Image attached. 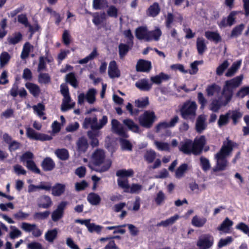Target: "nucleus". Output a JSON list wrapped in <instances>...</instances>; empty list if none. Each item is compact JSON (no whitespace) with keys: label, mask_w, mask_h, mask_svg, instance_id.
Returning <instances> with one entry per match:
<instances>
[{"label":"nucleus","mask_w":249,"mask_h":249,"mask_svg":"<svg viewBox=\"0 0 249 249\" xmlns=\"http://www.w3.org/2000/svg\"><path fill=\"white\" fill-rule=\"evenodd\" d=\"M226 99L223 97L222 101L214 99L209 105V109L213 112H217L222 106H225L227 104H224Z\"/></svg>","instance_id":"26"},{"label":"nucleus","mask_w":249,"mask_h":249,"mask_svg":"<svg viewBox=\"0 0 249 249\" xmlns=\"http://www.w3.org/2000/svg\"><path fill=\"white\" fill-rule=\"evenodd\" d=\"M67 204V202L62 201L58 205L56 209L52 213L51 217L53 221L56 222L62 218Z\"/></svg>","instance_id":"10"},{"label":"nucleus","mask_w":249,"mask_h":249,"mask_svg":"<svg viewBox=\"0 0 249 249\" xmlns=\"http://www.w3.org/2000/svg\"><path fill=\"white\" fill-rule=\"evenodd\" d=\"M188 169V165L186 164H182L180 165L176 171V177L180 178L183 177L185 172Z\"/></svg>","instance_id":"55"},{"label":"nucleus","mask_w":249,"mask_h":249,"mask_svg":"<svg viewBox=\"0 0 249 249\" xmlns=\"http://www.w3.org/2000/svg\"><path fill=\"white\" fill-rule=\"evenodd\" d=\"M156 120L155 113L150 110L144 111L138 118L140 125L146 128H151Z\"/></svg>","instance_id":"5"},{"label":"nucleus","mask_w":249,"mask_h":249,"mask_svg":"<svg viewBox=\"0 0 249 249\" xmlns=\"http://www.w3.org/2000/svg\"><path fill=\"white\" fill-rule=\"evenodd\" d=\"M229 117L227 112L225 114L220 115L217 122L219 127L226 125L229 122Z\"/></svg>","instance_id":"47"},{"label":"nucleus","mask_w":249,"mask_h":249,"mask_svg":"<svg viewBox=\"0 0 249 249\" xmlns=\"http://www.w3.org/2000/svg\"><path fill=\"white\" fill-rule=\"evenodd\" d=\"M242 64V60H239L232 63L231 67L225 73V76L227 77H231L234 76L239 69Z\"/></svg>","instance_id":"20"},{"label":"nucleus","mask_w":249,"mask_h":249,"mask_svg":"<svg viewBox=\"0 0 249 249\" xmlns=\"http://www.w3.org/2000/svg\"><path fill=\"white\" fill-rule=\"evenodd\" d=\"M120 144L121 148L124 150L131 151L132 145L130 142L126 139H120Z\"/></svg>","instance_id":"57"},{"label":"nucleus","mask_w":249,"mask_h":249,"mask_svg":"<svg viewBox=\"0 0 249 249\" xmlns=\"http://www.w3.org/2000/svg\"><path fill=\"white\" fill-rule=\"evenodd\" d=\"M30 215L29 213H25L22 210H19L14 214V217L18 220H24L27 219Z\"/></svg>","instance_id":"53"},{"label":"nucleus","mask_w":249,"mask_h":249,"mask_svg":"<svg viewBox=\"0 0 249 249\" xmlns=\"http://www.w3.org/2000/svg\"><path fill=\"white\" fill-rule=\"evenodd\" d=\"M83 127L86 129L90 127L92 130H97V118L95 116L86 118L84 121Z\"/></svg>","instance_id":"19"},{"label":"nucleus","mask_w":249,"mask_h":249,"mask_svg":"<svg viewBox=\"0 0 249 249\" xmlns=\"http://www.w3.org/2000/svg\"><path fill=\"white\" fill-rule=\"evenodd\" d=\"M32 108L34 110V112L36 114V115L39 117H42L43 120H45L46 117L44 116V110H45V106L42 103H38L36 105L33 106Z\"/></svg>","instance_id":"34"},{"label":"nucleus","mask_w":249,"mask_h":249,"mask_svg":"<svg viewBox=\"0 0 249 249\" xmlns=\"http://www.w3.org/2000/svg\"><path fill=\"white\" fill-rule=\"evenodd\" d=\"M200 164L202 169L206 172L208 171L211 168V164L209 160L203 157L200 158Z\"/></svg>","instance_id":"61"},{"label":"nucleus","mask_w":249,"mask_h":249,"mask_svg":"<svg viewBox=\"0 0 249 249\" xmlns=\"http://www.w3.org/2000/svg\"><path fill=\"white\" fill-rule=\"evenodd\" d=\"M77 150L79 152L84 153L88 147V143L86 139L80 138L77 143Z\"/></svg>","instance_id":"36"},{"label":"nucleus","mask_w":249,"mask_h":249,"mask_svg":"<svg viewBox=\"0 0 249 249\" xmlns=\"http://www.w3.org/2000/svg\"><path fill=\"white\" fill-rule=\"evenodd\" d=\"M156 153L152 150H149L146 151L145 153L144 158V159L148 162L151 163L156 158Z\"/></svg>","instance_id":"59"},{"label":"nucleus","mask_w":249,"mask_h":249,"mask_svg":"<svg viewBox=\"0 0 249 249\" xmlns=\"http://www.w3.org/2000/svg\"><path fill=\"white\" fill-rule=\"evenodd\" d=\"M196 49L198 54H202L207 50V42L202 37H197L196 41Z\"/></svg>","instance_id":"21"},{"label":"nucleus","mask_w":249,"mask_h":249,"mask_svg":"<svg viewBox=\"0 0 249 249\" xmlns=\"http://www.w3.org/2000/svg\"><path fill=\"white\" fill-rule=\"evenodd\" d=\"M179 150L185 154H193V145L192 140L186 139L180 143Z\"/></svg>","instance_id":"12"},{"label":"nucleus","mask_w":249,"mask_h":249,"mask_svg":"<svg viewBox=\"0 0 249 249\" xmlns=\"http://www.w3.org/2000/svg\"><path fill=\"white\" fill-rule=\"evenodd\" d=\"M142 186L137 183H133L129 186L128 192L131 194H139L142 189Z\"/></svg>","instance_id":"52"},{"label":"nucleus","mask_w":249,"mask_h":249,"mask_svg":"<svg viewBox=\"0 0 249 249\" xmlns=\"http://www.w3.org/2000/svg\"><path fill=\"white\" fill-rule=\"evenodd\" d=\"M26 135L29 138L35 140L48 141L52 139L51 137L45 134L38 133L30 127L26 128Z\"/></svg>","instance_id":"11"},{"label":"nucleus","mask_w":249,"mask_h":249,"mask_svg":"<svg viewBox=\"0 0 249 249\" xmlns=\"http://www.w3.org/2000/svg\"><path fill=\"white\" fill-rule=\"evenodd\" d=\"M235 145V143L229 138H227L223 142L220 151L214 155L216 164L213 169V172H216L226 170L228 165L226 158L231 155Z\"/></svg>","instance_id":"1"},{"label":"nucleus","mask_w":249,"mask_h":249,"mask_svg":"<svg viewBox=\"0 0 249 249\" xmlns=\"http://www.w3.org/2000/svg\"><path fill=\"white\" fill-rule=\"evenodd\" d=\"M117 183L119 187L124 190L125 193L128 192L130 185L127 178H118L117 179Z\"/></svg>","instance_id":"39"},{"label":"nucleus","mask_w":249,"mask_h":249,"mask_svg":"<svg viewBox=\"0 0 249 249\" xmlns=\"http://www.w3.org/2000/svg\"><path fill=\"white\" fill-rule=\"evenodd\" d=\"M125 226H126V224L114 226H108L107 227L106 229L108 230H114L113 232L114 234L118 233L123 234L125 232V230L124 229H121V228L125 227Z\"/></svg>","instance_id":"48"},{"label":"nucleus","mask_w":249,"mask_h":249,"mask_svg":"<svg viewBox=\"0 0 249 249\" xmlns=\"http://www.w3.org/2000/svg\"><path fill=\"white\" fill-rule=\"evenodd\" d=\"M205 36L208 40L217 43L221 41V37L217 32L206 31Z\"/></svg>","instance_id":"28"},{"label":"nucleus","mask_w":249,"mask_h":249,"mask_svg":"<svg viewBox=\"0 0 249 249\" xmlns=\"http://www.w3.org/2000/svg\"><path fill=\"white\" fill-rule=\"evenodd\" d=\"M21 37L22 36L21 34L18 33L8 37V41L9 44L14 45L19 42L21 39Z\"/></svg>","instance_id":"62"},{"label":"nucleus","mask_w":249,"mask_h":249,"mask_svg":"<svg viewBox=\"0 0 249 249\" xmlns=\"http://www.w3.org/2000/svg\"><path fill=\"white\" fill-rule=\"evenodd\" d=\"M221 89L219 86L213 84L207 86L206 91L208 96H212L214 95L219 93Z\"/></svg>","instance_id":"32"},{"label":"nucleus","mask_w":249,"mask_h":249,"mask_svg":"<svg viewBox=\"0 0 249 249\" xmlns=\"http://www.w3.org/2000/svg\"><path fill=\"white\" fill-rule=\"evenodd\" d=\"M246 96H249V86L242 87L236 93V96L240 98H243Z\"/></svg>","instance_id":"51"},{"label":"nucleus","mask_w":249,"mask_h":249,"mask_svg":"<svg viewBox=\"0 0 249 249\" xmlns=\"http://www.w3.org/2000/svg\"><path fill=\"white\" fill-rule=\"evenodd\" d=\"M149 31H148L146 27H140L136 29L135 34L136 37L139 39H143L146 41H150L151 37L149 35Z\"/></svg>","instance_id":"13"},{"label":"nucleus","mask_w":249,"mask_h":249,"mask_svg":"<svg viewBox=\"0 0 249 249\" xmlns=\"http://www.w3.org/2000/svg\"><path fill=\"white\" fill-rule=\"evenodd\" d=\"M74 105L75 103L71 102V98L70 95L64 96L61 109L62 111H66L73 108Z\"/></svg>","instance_id":"25"},{"label":"nucleus","mask_w":249,"mask_h":249,"mask_svg":"<svg viewBox=\"0 0 249 249\" xmlns=\"http://www.w3.org/2000/svg\"><path fill=\"white\" fill-rule=\"evenodd\" d=\"M88 201L93 205H98L101 201L100 196L97 194L91 193L89 194L87 197Z\"/></svg>","instance_id":"37"},{"label":"nucleus","mask_w":249,"mask_h":249,"mask_svg":"<svg viewBox=\"0 0 249 249\" xmlns=\"http://www.w3.org/2000/svg\"><path fill=\"white\" fill-rule=\"evenodd\" d=\"M55 166V164L53 160L50 158H46L42 163V166L45 171L52 170Z\"/></svg>","instance_id":"38"},{"label":"nucleus","mask_w":249,"mask_h":249,"mask_svg":"<svg viewBox=\"0 0 249 249\" xmlns=\"http://www.w3.org/2000/svg\"><path fill=\"white\" fill-rule=\"evenodd\" d=\"M149 35L151 37L150 40L154 39L156 41L159 40L162 33L159 28H156L155 30L149 32Z\"/></svg>","instance_id":"60"},{"label":"nucleus","mask_w":249,"mask_h":249,"mask_svg":"<svg viewBox=\"0 0 249 249\" xmlns=\"http://www.w3.org/2000/svg\"><path fill=\"white\" fill-rule=\"evenodd\" d=\"M10 59V56L8 53L2 52L0 55V66L3 67L8 62Z\"/></svg>","instance_id":"58"},{"label":"nucleus","mask_w":249,"mask_h":249,"mask_svg":"<svg viewBox=\"0 0 249 249\" xmlns=\"http://www.w3.org/2000/svg\"><path fill=\"white\" fill-rule=\"evenodd\" d=\"M11 231L9 233L10 237L11 239H15L19 237L21 235V232L15 226H11Z\"/></svg>","instance_id":"64"},{"label":"nucleus","mask_w":249,"mask_h":249,"mask_svg":"<svg viewBox=\"0 0 249 249\" xmlns=\"http://www.w3.org/2000/svg\"><path fill=\"white\" fill-rule=\"evenodd\" d=\"M229 118H231L234 124H236L242 118L243 113L239 109L230 110L227 112Z\"/></svg>","instance_id":"22"},{"label":"nucleus","mask_w":249,"mask_h":249,"mask_svg":"<svg viewBox=\"0 0 249 249\" xmlns=\"http://www.w3.org/2000/svg\"><path fill=\"white\" fill-rule=\"evenodd\" d=\"M233 222L228 217H226L220 225L217 227V230L224 233H229L230 228L233 225Z\"/></svg>","instance_id":"27"},{"label":"nucleus","mask_w":249,"mask_h":249,"mask_svg":"<svg viewBox=\"0 0 249 249\" xmlns=\"http://www.w3.org/2000/svg\"><path fill=\"white\" fill-rule=\"evenodd\" d=\"M53 205L51 197L46 195L40 196L37 199V205L40 208L47 209Z\"/></svg>","instance_id":"14"},{"label":"nucleus","mask_w":249,"mask_h":249,"mask_svg":"<svg viewBox=\"0 0 249 249\" xmlns=\"http://www.w3.org/2000/svg\"><path fill=\"white\" fill-rule=\"evenodd\" d=\"M123 123L126 126L129 130L136 133H140L141 131L139 126L138 124H135L134 122L129 119H124L123 120Z\"/></svg>","instance_id":"23"},{"label":"nucleus","mask_w":249,"mask_h":249,"mask_svg":"<svg viewBox=\"0 0 249 249\" xmlns=\"http://www.w3.org/2000/svg\"><path fill=\"white\" fill-rule=\"evenodd\" d=\"M230 64L227 60H225L221 64L216 70V73L217 75L221 76L223 74L224 71L229 67Z\"/></svg>","instance_id":"50"},{"label":"nucleus","mask_w":249,"mask_h":249,"mask_svg":"<svg viewBox=\"0 0 249 249\" xmlns=\"http://www.w3.org/2000/svg\"><path fill=\"white\" fill-rule=\"evenodd\" d=\"M38 81L41 84H48L51 81V77L48 73H40L38 75Z\"/></svg>","instance_id":"54"},{"label":"nucleus","mask_w":249,"mask_h":249,"mask_svg":"<svg viewBox=\"0 0 249 249\" xmlns=\"http://www.w3.org/2000/svg\"><path fill=\"white\" fill-rule=\"evenodd\" d=\"M243 79L244 75L241 74L225 82L222 90L223 96L226 100L225 105L230 102L233 96V90L242 85Z\"/></svg>","instance_id":"3"},{"label":"nucleus","mask_w":249,"mask_h":249,"mask_svg":"<svg viewBox=\"0 0 249 249\" xmlns=\"http://www.w3.org/2000/svg\"><path fill=\"white\" fill-rule=\"evenodd\" d=\"M206 143V139L204 136L196 137L193 142V154L197 155L201 153L203 148Z\"/></svg>","instance_id":"8"},{"label":"nucleus","mask_w":249,"mask_h":249,"mask_svg":"<svg viewBox=\"0 0 249 249\" xmlns=\"http://www.w3.org/2000/svg\"><path fill=\"white\" fill-rule=\"evenodd\" d=\"M90 162L96 168L94 170L102 173L107 171L111 165V160L106 158L105 152L101 149L96 150L91 155Z\"/></svg>","instance_id":"2"},{"label":"nucleus","mask_w":249,"mask_h":249,"mask_svg":"<svg viewBox=\"0 0 249 249\" xmlns=\"http://www.w3.org/2000/svg\"><path fill=\"white\" fill-rule=\"evenodd\" d=\"M87 229L89 232H96L100 234L103 229V227L98 225H96L95 223H90L89 222L88 225H87Z\"/></svg>","instance_id":"45"},{"label":"nucleus","mask_w":249,"mask_h":249,"mask_svg":"<svg viewBox=\"0 0 249 249\" xmlns=\"http://www.w3.org/2000/svg\"><path fill=\"white\" fill-rule=\"evenodd\" d=\"M170 78V76L169 75L163 72H160L158 75L152 76L150 78V80L153 83L157 85H160L163 81H167Z\"/></svg>","instance_id":"24"},{"label":"nucleus","mask_w":249,"mask_h":249,"mask_svg":"<svg viewBox=\"0 0 249 249\" xmlns=\"http://www.w3.org/2000/svg\"><path fill=\"white\" fill-rule=\"evenodd\" d=\"M50 214L49 211H45L43 212H36L35 213L33 217L34 218L37 220H43L47 218Z\"/></svg>","instance_id":"63"},{"label":"nucleus","mask_w":249,"mask_h":249,"mask_svg":"<svg viewBox=\"0 0 249 249\" xmlns=\"http://www.w3.org/2000/svg\"><path fill=\"white\" fill-rule=\"evenodd\" d=\"M197 105L195 101L187 100L179 107V111L185 120H194L196 116Z\"/></svg>","instance_id":"4"},{"label":"nucleus","mask_w":249,"mask_h":249,"mask_svg":"<svg viewBox=\"0 0 249 249\" xmlns=\"http://www.w3.org/2000/svg\"><path fill=\"white\" fill-rule=\"evenodd\" d=\"M55 154L61 160H66L69 157L68 151L65 148L56 149Z\"/></svg>","instance_id":"40"},{"label":"nucleus","mask_w":249,"mask_h":249,"mask_svg":"<svg viewBox=\"0 0 249 249\" xmlns=\"http://www.w3.org/2000/svg\"><path fill=\"white\" fill-rule=\"evenodd\" d=\"M106 16L105 13L95 14L92 21L95 24L99 25L105 19Z\"/></svg>","instance_id":"49"},{"label":"nucleus","mask_w":249,"mask_h":249,"mask_svg":"<svg viewBox=\"0 0 249 249\" xmlns=\"http://www.w3.org/2000/svg\"><path fill=\"white\" fill-rule=\"evenodd\" d=\"M66 81L69 83L74 88H76L78 87V82L74 73L73 72L66 75Z\"/></svg>","instance_id":"42"},{"label":"nucleus","mask_w":249,"mask_h":249,"mask_svg":"<svg viewBox=\"0 0 249 249\" xmlns=\"http://www.w3.org/2000/svg\"><path fill=\"white\" fill-rule=\"evenodd\" d=\"M33 49V46L31 45L29 42H26L23 48L21 54V58L22 59H25L27 58L30 52Z\"/></svg>","instance_id":"46"},{"label":"nucleus","mask_w":249,"mask_h":249,"mask_svg":"<svg viewBox=\"0 0 249 249\" xmlns=\"http://www.w3.org/2000/svg\"><path fill=\"white\" fill-rule=\"evenodd\" d=\"M58 234V230L56 228L47 231L44 235L45 240L52 243L56 239Z\"/></svg>","instance_id":"29"},{"label":"nucleus","mask_w":249,"mask_h":249,"mask_svg":"<svg viewBox=\"0 0 249 249\" xmlns=\"http://www.w3.org/2000/svg\"><path fill=\"white\" fill-rule=\"evenodd\" d=\"M149 104V99L147 97L141 98L135 101V105L138 107H143Z\"/></svg>","instance_id":"56"},{"label":"nucleus","mask_w":249,"mask_h":249,"mask_svg":"<svg viewBox=\"0 0 249 249\" xmlns=\"http://www.w3.org/2000/svg\"><path fill=\"white\" fill-rule=\"evenodd\" d=\"M154 145L159 150L165 151H170V145L167 142L155 141Z\"/></svg>","instance_id":"41"},{"label":"nucleus","mask_w":249,"mask_h":249,"mask_svg":"<svg viewBox=\"0 0 249 249\" xmlns=\"http://www.w3.org/2000/svg\"><path fill=\"white\" fill-rule=\"evenodd\" d=\"M112 131L120 136L127 138L128 137L127 131L120 123L116 119L111 121Z\"/></svg>","instance_id":"9"},{"label":"nucleus","mask_w":249,"mask_h":249,"mask_svg":"<svg viewBox=\"0 0 249 249\" xmlns=\"http://www.w3.org/2000/svg\"><path fill=\"white\" fill-rule=\"evenodd\" d=\"M214 243L213 237L209 233L200 235L196 242V246L199 249H210Z\"/></svg>","instance_id":"6"},{"label":"nucleus","mask_w":249,"mask_h":249,"mask_svg":"<svg viewBox=\"0 0 249 249\" xmlns=\"http://www.w3.org/2000/svg\"><path fill=\"white\" fill-rule=\"evenodd\" d=\"M66 185L64 184L57 183L52 187V194L54 196H60L65 192Z\"/></svg>","instance_id":"30"},{"label":"nucleus","mask_w":249,"mask_h":249,"mask_svg":"<svg viewBox=\"0 0 249 249\" xmlns=\"http://www.w3.org/2000/svg\"><path fill=\"white\" fill-rule=\"evenodd\" d=\"M206 218L195 215L193 217L191 223L195 227H202L206 224Z\"/></svg>","instance_id":"33"},{"label":"nucleus","mask_w":249,"mask_h":249,"mask_svg":"<svg viewBox=\"0 0 249 249\" xmlns=\"http://www.w3.org/2000/svg\"><path fill=\"white\" fill-rule=\"evenodd\" d=\"M97 91L95 89H90L87 91L86 94L81 93L78 96V103L82 104L84 103L85 100L90 104H93L96 100V95Z\"/></svg>","instance_id":"7"},{"label":"nucleus","mask_w":249,"mask_h":249,"mask_svg":"<svg viewBox=\"0 0 249 249\" xmlns=\"http://www.w3.org/2000/svg\"><path fill=\"white\" fill-rule=\"evenodd\" d=\"M108 73L110 78H118L120 76V71L119 70L116 62L112 61L108 66Z\"/></svg>","instance_id":"17"},{"label":"nucleus","mask_w":249,"mask_h":249,"mask_svg":"<svg viewBox=\"0 0 249 249\" xmlns=\"http://www.w3.org/2000/svg\"><path fill=\"white\" fill-rule=\"evenodd\" d=\"M206 116L205 115H201L198 117L196 123V129L197 132L202 133L206 128Z\"/></svg>","instance_id":"15"},{"label":"nucleus","mask_w":249,"mask_h":249,"mask_svg":"<svg viewBox=\"0 0 249 249\" xmlns=\"http://www.w3.org/2000/svg\"><path fill=\"white\" fill-rule=\"evenodd\" d=\"M160 11V8L158 3H154L151 5L148 9V14L152 17H155L158 15Z\"/></svg>","instance_id":"43"},{"label":"nucleus","mask_w":249,"mask_h":249,"mask_svg":"<svg viewBox=\"0 0 249 249\" xmlns=\"http://www.w3.org/2000/svg\"><path fill=\"white\" fill-rule=\"evenodd\" d=\"M135 86L141 90L147 91L152 88V84L149 83L148 79L143 78L138 81Z\"/></svg>","instance_id":"18"},{"label":"nucleus","mask_w":249,"mask_h":249,"mask_svg":"<svg viewBox=\"0 0 249 249\" xmlns=\"http://www.w3.org/2000/svg\"><path fill=\"white\" fill-rule=\"evenodd\" d=\"M134 174L133 171L131 169H122L119 170L116 172V176L119 177V178H126L127 177H131L133 176Z\"/></svg>","instance_id":"44"},{"label":"nucleus","mask_w":249,"mask_h":249,"mask_svg":"<svg viewBox=\"0 0 249 249\" xmlns=\"http://www.w3.org/2000/svg\"><path fill=\"white\" fill-rule=\"evenodd\" d=\"M179 216L178 214H175L174 216L163 220L157 224V226H163L164 227H167L170 225H173L178 218Z\"/></svg>","instance_id":"35"},{"label":"nucleus","mask_w":249,"mask_h":249,"mask_svg":"<svg viewBox=\"0 0 249 249\" xmlns=\"http://www.w3.org/2000/svg\"><path fill=\"white\" fill-rule=\"evenodd\" d=\"M25 87L34 96L37 97L39 95L40 89L37 85L32 83H27L25 84Z\"/></svg>","instance_id":"31"},{"label":"nucleus","mask_w":249,"mask_h":249,"mask_svg":"<svg viewBox=\"0 0 249 249\" xmlns=\"http://www.w3.org/2000/svg\"><path fill=\"white\" fill-rule=\"evenodd\" d=\"M151 67V63L150 61L142 59L139 60L136 66L137 71L142 72H148Z\"/></svg>","instance_id":"16"}]
</instances>
